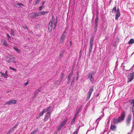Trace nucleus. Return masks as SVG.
<instances>
[{"label": "nucleus", "instance_id": "20e7f679", "mask_svg": "<svg viewBox=\"0 0 134 134\" xmlns=\"http://www.w3.org/2000/svg\"><path fill=\"white\" fill-rule=\"evenodd\" d=\"M15 58L13 57L12 55L7 56L6 59V60L8 62H13L15 60Z\"/></svg>", "mask_w": 134, "mask_h": 134}, {"label": "nucleus", "instance_id": "2eb2a0df", "mask_svg": "<svg viewBox=\"0 0 134 134\" xmlns=\"http://www.w3.org/2000/svg\"><path fill=\"white\" fill-rule=\"evenodd\" d=\"M0 74H1V75L2 77H3L5 78H7L8 76V75H6L5 74L3 73L2 72H0Z\"/></svg>", "mask_w": 134, "mask_h": 134}, {"label": "nucleus", "instance_id": "39448f33", "mask_svg": "<svg viewBox=\"0 0 134 134\" xmlns=\"http://www.w3.org/2000/svg\"><path fill=\"white\" fill-rule=\"evenodd\" d=\"M93 74L94 73L92 72L89 73L88 75V79H90L91 82L92 83L93 82L94 80V78L93 76Z\"/></svg>", "mask_w": 134, "mask_h": 134}, {"label": "nucleus", "instance_id": "9b49d317", "mask_svg": "<svg viewBox=\"0 0 134 134\" xmlns=\"http://www.w3.org/2000/svg\"><path fill=\"white\" fill-rule=\"evenodd\" d=\"M130 103L131 104H132V111L133 113L134 111V99H132L130 100L129 101ZM134 115V114H133Z\"/></svg>", "mask_w": 134, "mask_h": 134}, {"label": "nucleus", "instance_id": "4be33fe9", "mask_svg": "<svg viewBox=\"0 0 134 134\" xmlns=\"http://www.w3.org/2000/svg\"><path fill=\"white\" fill-rule=\"evenodd\" d=\"M41 87L40 88H38V90H36L35 93V94H37L38 93L41 91Z\"/></svg>", "mask_w": 134, "mask_h": 134}, {"label": "nucleus", "instance_id": "2f4dec72", "mask_svg": "<svg viewBox=\"0 0 134 134\" xmlns=\"http://www.w3.org/2000/svg\"><path fill=\"white\" fill-rule=\"evenodd\" d=\"M6 34L7 35V37L8 38V40H10L11 39V38L10 37V36L7 33Z\"/></svg>", "mask_w": 134, "mask_h": 134}, {"label": "nucleus", "instance_id": "c85d7f7f", "mask_svg": "<svg viewBox=\"0 0 134 134\" xmlns=\"http://www.w3.org/2000/svg\"><path fill=\"white\" fill-rule=\"evenodd\" d=\"M73 74V72L71 73L68 76V79H70V78Z\"/></svg>", "mask_w": 134, "mask_h": 134}, {"label": "nucleus", "instance_id": "37998d69", "mask_svg": "<svg viewBox=\"0 0 134 134\" xmlns=\"http://www.w3.org/2000/svg\"><path fill=\"white\" fill-rule=\"evenodd\" d=\"M90 96H89V95H88V96L86 98V100H88L89 99H90Z\"/></svg>", "mask_w": 134, "mask_h": 134}, {"label": "nucleus", "instance_id": "de8ad7c7", "mask_svg": "<svg viewBox=\"0 0 134 134\" xmlns=\"http://www.w3.org/2000/svg\"><path fill=\"white\" fill-rule=\"evenodd\" d=\"M70 82V79H68V81H67V83L68 84H69Z\"/></svg>", "mask_w": 134, "mask_h": 134}, {"label": "nucleus", "instance_id": "864d4df0", "mask_svg": "<svg viewBox=\"0 0 134 134\" xmlns=\"http://www.w3.org/2000/svg\"><path fill=\"white\" fill-rule=\"evenodd\" d=\"M24 28L25 29H28L27 27L26 26H25L24 27Z\"/></svg>", "mask_w": 134, "mask_h": 134}, {"label": "nucleus", "instance_id": "7c9ffc66", "mask_svg": "<svg viewBox=\"0 0 134 134\" xmlns=\"http://www.w3.org/2000/svg\"><path fill=\"white\" fill-rule=\"evenodd\" d=\"M44 7V5H42V6H41V7H39L38 10H40L41 11L42 10V9Z\"/></svg>", "mask_w": 134, "mask_h": 134}, {"label": "nucleus", "instance_id": "6e6d98bb", "mask_svg": "<svg viewBox=\"0 0 134 134\" xmlns=\"http://www.w3.org/2000/svg\"><path fill=\"white\" fill-rule=\"evenodd\" d=\"M45 3V1H44L43 2H42V4L43 5Z\"/></svg>", "mask_w": 134, "mask_h": 134}, {"label": "nucleus", "instance_id": "6e6552de", "mask_svg": "<svg viewBox=\"0 0 134 134\" xmlns=\"http://www.w3.org/2000/svg\"><path fill=\"white\" fill-rule=\"evenodd\" d=\"M131 115L130 114H129L128 116L126 119V124L128 126L130 125L131 121Z\"/></svg>", "mask_w": 134, "mask_h": 134}, {"label": "nucleus", "instance_id": "4c0bfd02", "mask_svg": "<svg viewBox=\"0 0 134 134\" xmlns=\"http://www.w3.org/2000/svg\"><path fill=\"white\" fill-rule=\"evenodd\" d=\"M34 15H35V17L37 16L38 15H40V14L39 15L38 13H34Z\"/></svg>", "mask_w": 134, "mask_h": 134}, {"label": "nucleus", "instance_id": "49530a36", "mask_svg": "<svg viewBox=\"0 0 134 134\" xmlns=\"http://www.w3.org/2000/svg\"><path fill=\"white\" fill-rule=\"evenodd\" d=\"M73 134H77V131H75L74 132Z\"/></svg>", "mask_w": 134, "mask_h": 134}, {"label": "nucleus", "instance_id": "f704fd0d", "mask_svg": "<svg viewBox=\"0 0 134 134\" xmlns=\"http://www.w3.org/2000/svg\"><path fill=\"white\" fill-rule=\"evenodd\" d=\"M44 111L43 110L40 113V114H39V115H40V116H43V114H44Z\"/></svg>", "mask_w": 134, "mask_h": 134}, {"label": "nucleus", "instance_id": "1a4fd4ad", "mask_svg": "<svg viewBox=\"0 0 134 134\" xmlns=\"http://www.w3.org/2000/svg\"><path fill=\"white\" fill-rule=\"evenodd\" d=\"M17 101L14 99H12L9 100V101H7L6 102V103L5 104L10 105L12 104H16L17 103Z\"/></svg>", "mask_w": 134, "mask_h": 134}, {"label": "nucleus", "instance_id": "aec40b11", "mask_svg": "<svg viewBox=\"0 0 134 134\" xmlns=\"http://www.w3.org/2000/svg\"><path fill=\"white\" fill-rule=\"evenodd\" d=\"M51 108V107H48L45 109H44L43 110V111L44 112V113H46L47 111V112H48L49 110L50 111V110H49V109L50 108Z\"/></svg>", "mask_w": 134, "mask_h": 134}, {"label": "nucleus", "instance_id": "4d7b16f0", "mask_svg": "<svg viewBox=\"0 0 134 134\" xmlns=\"http://www.w3.org/2000/svg\"><path fill=\"white\" fill-rule=\"evenodd\" d=\"M14 63H16V61H14V60L13 61V62Z\"/></svg>", "mask_w": 134, "mask_h": 134}, {"label": "nucleus", "instance_id": "7ed1b4c3", "mask_svg": "<svg viewBox=\"0 0 134 134\" xmlns=\"http://www.w3.org/2000/svg\"><path fill=\"white\" fill-rule=\"evenodd\" d=\"M68 120V118H65L63 121H62L60 125L58 127V130L59 131L63 127L64 125L66 123Z\"/></svg>", "mask_w": 134, "mask_h": 134}, {"label": "nucleus", "instance_id": "e2e57ef3", "mask_svg": "<svg viewBox=\"0 0 134 134\" xmlns=\"http://www.w3.org/2000/svg\"><path fill=\"white\" fill-rule=\"evenodd\" d=\"M10 132H9V131H8V132L7 133V134H9L10 133Z\"/></svg>", "mask_w": 134, "mask_h": 134}, {"label": "nucleus", "instance_id": "603ef678", "mask_svg": "<svg viewBox=\"0 0 134 134\" xmlns=\"http://www.w3.org/2000/svg\"><path fill=\"white\" fill-rule=\"evenodd\" d=\"M76 75H77V76H79V72H76Z\"/></svg>", "mask_w": 134, "mask_h": 134}, {"label": "nucleus", "instance_id": "a18cd8bd", "mask_svg": "<svg viewBox=\"0 0 134 134\" xmlns=\"http://www.w3.org/2000/svg\"><path fill=\"white\" fill-rule=\"evenodd\" d=\"M64 76V74L63 73H62L61 75V78H62V79H63Z\"/></svg>", "mask_w": 134, "mask_h": 134}, {"label": "nucleus", "instance_id": "c03bdc74", "mask_svg": "<svg viewBox=\"0 0 134 134\" xmlns=\"http://www.w3.org/2000/svg\"><path fill=\"white\" fill-rule=\"evenodd\" d=\"M40 0H37L36 2V4H38Z\"/></svg>", "mask_w": 134, "mask_h": 134}, {"label": "nucleus", "instance_id": "5701e85b", "mask_svg": "<svg viewBox=\"0 0 134 134\" xmlns=\"http://www.w3.org/2000/svg\"><path fill=\"white\" fill-rule=\"evenodd\" d=\"M14 49L18 53H20L21 52L20 50L19 49L16 47H14Z\"/></svg>", "mask_w": 134, "mask_h": 134}, {"label": "nucleus", "instance_id": "a878e982", "mask_svg": "<svg viewBox=\"0 0 134 134\" xmlns=\"http://www.w3.org/2000/svg\"><path fill=\"white\" fill-rule=\"evenodd\" d=\"M81 106H80L79 108V109H78V110H77V111H76V113H77V114H79V113L80 112V110H81Z\"/></svg>", "mask_w": 134, "mask_h": 134}, {"label": "nucleus", "instance_id": "ddd939ff", "mask_svg": "<svg viewBox=\"0 0 134 134\" xmlns=\"http://www.w3.org/2000/svg\"><path fill=\"white\" fill-rule=\"evenodd\" d=\"M116 126L115 125L111 124L110 129L113 131H116Z\"/></svg>", "mask_w": 134, "mask_h": 134}, {"label": "nucleus", "instance_id": "69168bd1", "mask_svg": "<svg viewBox=\"0 0 134 134\" xmlns=\"http://www.w3.org/2000/svg\"><path fill=\"white\" fill-rule=\"evenodd\" d=\"M9 132H10V133L12 131H10V130H9Z\"/></svg>", "mask_w": 134, "mask_h": 134}, {"label": "nucleus", "instance_id": "412c9836", "mask_svg": "<svg viewBox=\"0 0 134 134\" xmlns=\"http://www.w3.org/2000/svg\"><path fill=\"white\" fill-rule=\"evenodd\" d=\"M93 89H90L88 93V95L91 96V95L93 92Z\"/></svg>", "mask_w": 134, "mask_h": 134}, {"label": "nucleus", "instance_id": "c756f323", "mask_svg": "<svg viewBox=\"0 0 134 134\" xmlns=\"http://www.w3.org/2000/svg\"><path fill=\"white\" fill-rule=\"evenodd\" d=\"M75 119H74V118H73L72 119V120H71V125H72L73 124L74 122L75 121Z\"/></svg>", "mask_w": 134, "mask_h": 134}, {"label": "nucleus", "instance_id": "052dcab7", "mask_svg": "<svg viewBox=\"0 0 134 134\" xmlns=\"http://www.w3.org/2000/svg\"><path fill=\"white\" fill-rule=\"evenodd\" d=\"M16 127V126H14L13 127V129H14Z\"/></svg>", "mask_w": 134, "mask_h": 134}, {"label": "nucleus", "instance_id": "8fccbe9b", "mask_svg": "<svg viewBox=\"0 0 134 134\" xmlns=\"http://www.w3.org/2000/svg\"><path fill=\"white\" fill-rule=\"evenodd\" d=\"M132 123H133V126L132 127H133L134 126V118L133 119Z\"/></svg>", "mask_w": 134, "mask_h": 134}, {"label": "nucleus", "instance_id": "09e8293b", "mask_svg": "<svg viewBox=\"0 0 134 134\" xmlns=\"http://www.w3.org/2000/svg\"><path fill=\"white\" fill-rule=\"evenodd\" d=\"M18 5H19V6H20L21 5H22V6H24V5L23 4H22V3H18Z\"/></svg>", "mask_w": 134, "mask_h": 134}, {"label": "nucleus", "instance_id": "bf43d9fd", "mask_svg": "<svg viewBox=\"0 0 134 134\" xmlns=\"http://www.w3.org/2000/svg\"><path fill=\"white\" fill-rule=\"evenodd\" d=\"M78 78V76H77L76 77V80H77Z\"/></svg>", "mask_w": 134, "mask_h": 134}, {"label": "nucleus", "instance_id": "3c124183", "mask_svg": "<svg viewBox=\"0 0 134 134\" xmlns=\"http://www.w3.org/2000/svg\"><path fill=\"white\" fill-rule=\"evenodd\" d=\"M6 74V75H8V74L7 71H6L5 72L4 74Z\"/></svg>", "mask_w": 134, "mask_h": 134}, {"label": "nucleus", "instance_id": "774afa93", "mask_svg": "<svg viewBox=\"0 0 134 134\" xmlns=\"http://www.w3.org/2000/svg\"><path fill=\"white\" fill-rule=\"evenodd\" d=\"M127 134H130V133H128Z\"/></svg>", "mask_w": 134, "mask_h": 134}, {"label": "nucleus", "instance_id": "473e14b6", "mask_svg": "<svg viewBox=\"0 0 134 134\" xmlns=\"http://www.w3.org/2000/svg\"><path fill=\"white\" fill-rule=\"evenodd\" d=\"M98 16L97 15L95 20V23H97L98 20Z\"/></svg>", "mask_w": 134, "mask_h": 134}, {"label": "nucleus", "instance_id": "5fc2aeb1", "mask_svg": "<svg viewBox=\"0 0 134 134\" xmlns=\"http://www.w3.org/2000/svg\"><path fill=\"white\" fill-rule=\"evenodd\" d=\"M10 131H13L14 130V129H13V128L10 129Z\"/></svg>", "mask_w": 134, "mask_h": 134}, {"label": "nucleus", "instance_id": "dca6fc26", "mask_svg": "<svg viewBox=\"0 0 134 134\" xmlns=\"http://www.w3.org/2000/svg\"><path fill=\"white\" fill-rule=\"evenodd\" d=\"M94 39V35H92L90 39V44H93V41Z\"/></svg>", "mask_w": 134, "mask_h": 134}, {"label": "nucleus", "instance_id": "9d476101", "mask_svg": "<svg viewBox=\"0 0 134 134\" xmlns=\"http://www.w3.org/2000/svg\"><path fill=\"white\" fill-rule=\"evenodd\" d=\"M66 33V32H64L63 35H62L60 41V43H62L63 41H64L65 37V34Z\"/></svg>", "mask_w": 134, "mask_h": 134}, {"label": "nucleus", "instance_id": "f257e3e1", "mask_svg": "<svg viewBox=\"0 0 134 134\" xmlns=\"http://www.w3.org/2000/svg\"><path fill=\"white\" fill-rule=\"evenodd\" d=\"M57 19L54 20L53 19V16H52V19L49 21L48 25L49 30L51 31L52 28L55 29L56 27L57 23Z\"/></svg>", "mask_w": 134, "mask_h": 134}, {"label": "nucleus", "instance_id": "a19ab883", "mask_svg": "<svg viewBox=\"0 0 134 134\" xmlns=\"http://www.w3.org/2000/svg\"><path fill=\"white\" fill-rule=\"evenodd\" d=\"M29 81H27L25 83L24 85L25 86H26L29 83Z\"/></svg>", "mask_w": 134, "mask_h": 134}, {"label": "nucleus", "instance_id": "ea45409f", "mask_svg": "<svg viewBox=\"0 0 134 134\" xmlns=\"http://www.w3.org/2000/svg\"><path fill=\"white\" fill-rule=\"evenodd\" d=\"M32 15L31 16V17L32 18H35V15H34V13H32Z\"/></svg>", "mask_w": 134, "mask_h": 134}, {"label": "nucleus", "instance_id": "72a5a7b5", "mask_svg": "<svg viewBox=\"0 0 134 134\" xmlns=\"http://www.w3.org/2000/svg\"><path fill=\"white\" fill-rule=\"evenodd\" d=\"M75 78V76H74L73 77V79L71 82V85L72 84H73L74 82V80Z\"/></svg>", "mask_w": 134, "mask_h": 134}, {"label": "nucleus", "instance_id": "0eeeda50", "mask_svg": "<svg viewBox=\"0 0 134 134\" xmlns=\"http://www.w3.org/2000/svg\"><path fill=\"white\" fill-rule=\"evenodd\" d=\"M134 77V72L130 74L128 78V82H129L132 81Z\"/></svg>", "mask_w": 134, "mask_h": 134}, {"label": "nucleus", "instance_id": "cd10ccee", "mask_svg": "<svg viewBox=\"0 0 134 134\" xmlns=\"http://www.w3.org/2000/svg\"><path fill=\"white\" fill-rule=\"evenodd\" d=\"M14 31L13 29H12L10 30V34L11 35L13 36H14Z\"/></svg>", "mask_w": 134, "mask_h": 134}, {"label": "nucleus", "instance_id": "680f3d73", "mask_svg": "<svg viewBox=\"0 0 134 134\" xmlns=\"http://www.w3.org/2000/svg\"><path fill=\"white\" fill-rule=\"evenodd\" d=\"M18 125V123H17L16 124V125H15V126H16V127H17Z\"/></svg>", "mask_w": 134, "mask_h": 134}, {"label": "nucleus", "instance_id": "c9c22d12", "mask_svg": "<svg viewBox=\"0 0 134 134\" xmlns=\"http://www.w3.org/2000/svg\"><path fill=\"white\" fill-rule=\"evenodd\" d=\"M37 130H35L34 131H32L30 134H35L36 132L37 131Z\"/></svg>", "mask_w": 134, "mask_h": 134}, {"label": "nucleus", "instance_id": "f03ea898", "mask_svg": "<svg viewBox=\"0 0 134 134\" xmlns=\"http://www.w3.org/2000/svg\"><path fill=\"white\" fill-rule=\"evenodd\" d=\"M125 114V112L124 111H123L121 115L119 116L118 119L114 118L113 119V123L114 124H116L123 121L124 119Z\"/></svg>", "mask_w": 134, "mask_h": 134}, {"label": "nucleus", "instance_id": "58836bf2", "mask_svg": "<svg viewBox=\"0 0 134 134\" xmlns=\"http://www.w3.org/2000/svg\"><path fill=\"white\" fill-rule=\"evenodd\" d=\"M104 116V115H101L100 117H99V118H98L96 121V122H97V121L99 119H100L102 118V117H103V116Z\"/></svg>", "mask_w": 134, "mask_h": 134}, {"label": "nucleus", "instance_id": "4468645a", "mask_svg": "<svg viewBox=\"0 0 134 134\" xmlns=\"http://www.w3.org/2000/svg\"><path fill=\"white\" fill-rule=\"evenodd\" d=\"M1 42L3 43V45L5 46L8 47V44H7L6 41L5 39H2L1 40Z\"/></svg>", "mask_w": 134, "mask_h": 134}, {"label": "nucleus", "instance_id": "423d86ee", "mask_svg": "<svg viewBox=\"0 0 134 134\" xmlns=\"http://www.w3.org/2000/svg\"><path fill=\"white\" fill-rule=\"evenodd\" d=\"M52 111H51L50 110H49L47 112L44 119V121H46L48 120L51 115V113Z\"/></svg>", "mask_w": 134, "mask_h": 134}, {"label": "nucleus", "instance_id": "e433bc0d", "mask_svg": "<svg viewBox=\"0 0 134 134\" xmlns=\"http://www.w3.org/2000/svg\"><path fill=\"white\" fill-rule=\"evenodd\" d=\"M9 69H10L12 70H13L16 71V70L14 68H12V67H11L10 66L9 67Z\"/></svg>", "mask_w": 134, "mask_h": 134}, {"label": "nucleus", "instance_id": "a211bd4d", "mask_svg": "<svg viewBox=\"0 0 134 134\" xmlns=\"http://www.w3.org/2000/svg\"><path fill=\"white\" fill-rule=\"evenodd\" d=\"M48 12V11H45L44 12L41 11L39 12V13L40 14V15H45L46 14H47Z\"/></svg>", "mask_w": 134, "mask_h": 134}, {"label": "nucleus", "instance_id": "393cba45", "mask_svg": "<svg viewBox=\"0 0 134 134\" xmlns=\"http://www.w3.org/2000/svg\"><path fill=\"white\" fill-rule=\"evenodd\" d=\"M116 7H114L113 9H112V12L113 13H115V12H116Z\"/></svg>", "mask_w": 134, "mask_h": 134}, {"label": "nucleus", "instance_id": "f3484780", "mask_svg": "<svg viewBox=\"0 0 134 134\" xmlns=\"http://www.w3.org/2000/svg\"><path fill=\"white\" fill-rule=\"evenodd\" d=\"M93 44H90V47L89 49V52L88 53L89 54H90L91 53V52L92 47L93 46Z\"/></svg>", "mask_w": 134, "mask_h": 134}, {"label": "nucleus", "instance_id": "bb28decb", "mask_svg": "<svg viewBox=\"0 0 134 134\" xmlns=\"http://www.w3.org/2000/svg\"><path fill=\"white\" fill-rule=\"evenodd\" d=\"M97 29V23H95V27L94 30L95 32H96Z\"/></svg>", "mask_w": 134, "mask_h": 134}, {"label": "nucleus", "instance_id": "338daca9", "mask_svg": "<svg viewBox=\"0 0 134 134\" xmlns=\"http://www.w3.org/2000/svg\"><path fill=\"white\" fill-rule=\"evenodd\" d=\"M31 1H32V0H31V1H30H30H29L30 2H31Z\"/></svg>", "mask_w": 134, "mask_h": 134}, {"label": "nucleus", "instance_id": "79ce46f5", "mask_svg": "<svg viewBox=\"0 0 134 134\" xmlns=\"http://www.w3.org/2000/svg\"><path fill=\"white\" fill-rule=\"evenodd\" d=\"M78 115V114H77V113H76L75 115H74L73 118L76 119V118Z\"/></svg>", "mask_w": 134, "mask_h": 134}, {"label": "nucleus", "instance_id": "6ab92c4d", "mask_svg": "<svg viewBox=\"0 0 134 134\" xmlns=\"http://www.w3.org/2000/svg\"><path fill=\"white\" fill-rule=\"evenodd\" d=\"M134 43V40L133 39H131L128 42V43L129 44H131Z\"/></svg>", "mask_w": 134, "mask_h": 134}, {"label": "nucleus", "instance_id": "13d9d810", "mask_svg": "<svg viewBox=\"0 0 134 134\" xmlns=\"http://www.w3.org/2000/svg\"><path fill=\"white\" fill-rule=\"evenodd\" d=\"M40 117H41V116H40V115H39V116L37 117V119H38L39 118H40Z\"/></svg>", "mask_w": 134, "mask_h": 134}, {"label": "nucleus", "instance_id": "0e129e2a", "mask_svg": "<svg viewBox=\"0 0 134 134\" xmlns=\"http://www.w3.org/2000/svg\"><path fill=\"white\" fill-rule=\"evenodd\" d=\"M70 45H71V41H70Z\"/></svg>", "mask_w": 134, "mask_h": 134}, {"label": "nucleus", "instance_id": "f8f14e48", "mask_svg": "<svg viewBox=\"0 0 134 134\" xmlns=\"http://www.w3.org/2000/svg\"><path fill=\"white\" fill-rule=\"evenodd\" d=\"M120 16V12L118 9L116 10V14L115 15V19L117 20Z\"/></svg>", "mask_w": 134, "mask_h": 134}, {"label": "nucleus", "instance_id": "b1692460", "mask_svg": "<svg viewBox=\"0 0 134 134\" xmlns=\"http://www.w3.org/2000/svg\"><path fill=\"white\" fill-rule=\"evenodd\" d=\"M64 51L63 50L62 51V52L60 53V54L59 56V57L60 58H61L63 56V53H64Z\"/></svg>", "mask_w": 134, "mask_h": 134}]
</instances>
